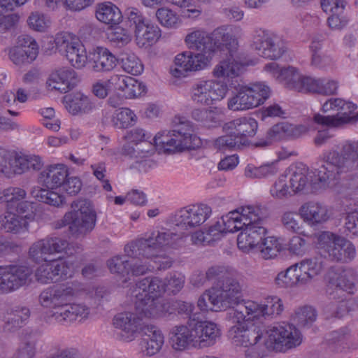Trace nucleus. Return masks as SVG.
<instances>
[{
	"label": "nucleus",
	"mask_w": 358,
	"mask_h": 358,
	"mask_svg": "<svg viewBox=\"0 0 358 358\" xmlns=\"http://www.w3.org/2000/svg\"><path fill=\"white\" fill-rule=\"evenodd\" d=\"M80 289L78 282L50 286L44 289L38 296L41 306L48 308L46 321L69 325L77 319L87 318L90 308L83 303H71L70 300Z\"/></svg>",
	"instance_id": "nucleus-1"
},
{
	"label": "nucleus",
	"mask_w": 358,
	"mask_h": 358,
	"mask_svg": "<svg viewBox=\"0 0 358 358\" xmlns=\"http://www.w3.org/2000/svg\"><path fill=\"white\" fill-rule=\"evenodd\" d=\"M172 129L158 133L153 138L154 143L145 141L137 143L138 158L150 157L155 152V149L159 152L171 154L176 150H182L194 146L192 128L187 118L176 115L172 120Z\"/></svg>",
	"instance_id": "nucleus-2"
},
{
	"label": "nucleus",
	"mask_w": 358,
	"mask_h": 358,
	"mask_svg": "<svg viewBox=\"0 0 358 358\" xmlns=\"http://www.w3.org/2000/svg\"><path fill=\"white\" fill-rule=\"evenodd\" d=\"M334 153H337L341 157H345L343 144L341 152L333 150L322 154V164L315 172L320 186L332 188L343 197H348L358 193V174L348 173L358 169V167H342V164L335 162L334 159L331 158Z\"/></svg>",
	"instance_id": "nucleus-3"
},
{
	"label": "nucleus",
	"mask_w": 358,
	"mask_h": 358,
	"mask_svg": "<svg viewBox=\"0 0 358 358\" xmlns=\"http://www.w3.org/2000/svg\"><path fill=\"white\" fill-rule=\"evenodd\" d=\"M96 213L91 201L80 199L73 201L71 210L58 221L56 227L68 225L71 234L76 237L90 234L96 223Z\"/></svg>",
	"instance_id": "nucleus-4"
},
{
	"label": "nucleus",
	"mask_w": 358,
	"mask_h": 358,
	"mask_svg": "<svg viewBox=\"0 0 358 358\" xmlns=\"http://www.w3.org/2000/svg\"><path fill=\"white\" fill-rule=\"evenodd\" d=\"M185 42L189 50L210 55L219 46L229 45L234 50L236 45V38L229 26L219 27L210 34L200 29L192 31L186 36Z\"/></svg>",
	"instance_id": "nucleus-5"
},
{
	"label": "nucleus",
	"mask_w": 358,
	"mask_h": 358,
	"mask_svg": "<svg viewBox=\"0 0 358 358\" xmlns=\"http://www.w3.org/2000/svg\"><path fill=\"white\" fill-rule=\"evenodd\" d=\"M185 236L170 229H162L152 231L147 238H140L127 244L124 247V252L131 256H152L155 250L177 248L181 246L185 242Z\"/></svg>",
	"instance_id": "nucleus-6"
},
{
	"label": "nucleus",
	"mask_w": 358,
	"mask_h": 358,
	"mask_svg": "<svg viewBox=\"0 0 358 358\" xmlns=\"http://www.w3.org/2000/svg\"><path fill=\"white\" fill-rule=\"evenodd\" d=\"M283 310L282 300L277 296H268L263 304L251 301H242L229 310V317L233 322H240L244 320H254L260 316L279 315Z\"/></svg>",
	"instance_id": "nucleus-7"
},
{
	"label": "nucleus",
	"mask_w": 358,
	"mask_h": 358,
	"mask_svg": "<svg viewBox=\"0 0 358 358\" xmlns=\"http://www.w3.org/2000/svg\"><path fill=\"white\" fill-rule=\"evenodd\" d=\"M250 217L252 218L251 222H245L237 238L238 247L243 252L257 248L267 234L265 222L268 213L266 208L253 206Z\"/></svg>",
	"instance_id": "nucleus-8"
},
{
	"label": "nucleus",
	"mask_w": 358,
	"mask_h": 358,
	"mask_svg": "<svg viewBox=\"0 0 358 358\" xmlns=\"http://www.w3.org/2000/svg\"><path fill=\"white\" fill-rule=\"evenodd\" d=\"M270 94L269 87L264 83L239 86L228 99L227 108L232 111L247 110L264 103Z\"/></svg>",
	"instance_id": "nucleus-9"
},
{
	"label": "nucleus",
	"mask_w": 358,
	"mask_h": 358,
	"mask_svg": "<svg viewBox=\"0 0 358 358\" xmlns=\"http://www.w3.org/2000/svg\"><path fill=\"white\" fill-rule=\"evenodd\" d=\"M356 108V106L351 102H346L339 98L330 99L322 105V110L324 113L336 111V114L326 116L315 114L313 120L318 124L333 127H341L348 123L353 124L358 120V113L352 115Z\"/></svg>",
	"instance_id": "nucleus-10"
},
{
	"label": "nucleus",
	"mask_w": 358,
	"mask_h": 358,
	"mask_svg": "<svg viewBox=\"0 0 358 358\" xmlns=\"http://www.w3.org/2000/svg\"><path fill=\"white\" fill-rule=\"evenodd\" d=\"M251 47L264 58L276 60L287 51L285 41L275 34L256 27L251 33Z\"/></svg>",
	"instance_id": "nucleus-11"
},
{
	"label": "nucleus",
	"mask_w": 358,
	"mask_h": 358,
	"mask_svg": "<svg viewBox=\"0 0 358 358\" xmlns=\"http://www.w3.org/2000/svg\"><path fill=\"white\" fill-rule=\"evenodd\" d=\"M43 166V162L39 156L21 155L14 150L1 149V174L7 178L32 169L38 171Z\"/></svg>",
	"instance_id": "nucleus-12"
},
{
	"label": "nucleus",
	"mask_w": 358,
	"mask_h": 358,
	"mask_svg": "<svg viewBox=\"0 0 358 358\" xmlns=\"http://www.w3.org/2000/svg\"><path fill=\"white\" fill-rule=\"evenodd\" d=\"M264 344L275 351H285L299 346L302 341L300 331L292 324H279L269 327L266 331Z\"/></svg>",
	"instance_id": "nucleus-13"
},
{
	"label": "nucleus",
	"mask_w": 358,
	"mask_h": 358,
	"mask_svg": "<svg viewBox=\"0 0 358 358\" xmlns=\"http://www.w3.org/2000/svg\"><path fill=\"white\" fill-rule=\"evenodd\" d=\"M229 87L224 81L217 80H200L192 87V100L202 106H209L215 101L225 97Z\"/></svg>",
	"instance_id": "nucleus-14"
},
{
	"label": "nucleus",
	"mask_w": 358,
	"mask_h": 358,
	"mask_svg": "<svg viewBox=\"0 0 358 358\" xmlns=\"http://www.w3.org/2000/svg\"><path fill=\"white\" fill-rule=\"evenodd\" d=\"M126 15L131 27H134L136 43L143 47L147 44L156 42L161 36V30L154 24L150 23L143 17L141 11L136 8H129Z\"/></svg>",
	"instance_id": "nucleus-15"
},
{
	"label": "nucleus",
	"mask_w": 358,
	"mask_h": 358,
	"mask_svg": "<svg viewBox=\"0 0 358 358\" xmlns=\"http://www.w3.org/2000/svg\"><path fill=\"white\" fill-rule=\"evenodd\" d=\"M212 58L213 55L208 54L184 52L176 57L171 73L176 78H180L186 76L187 72L203 70L210 66Z\"/></svg>",
	"instance_id": "nucleus-16"
},
{
	"label": "nucleus",
	"mask_w": 358,
	"mask_h": 358,
	"mask_svg": "<svg viewBox=\"0 0 358 358\" xmlns=\"http://www.w3.org/2000/svg\"><path fill=\"white\" fill-rule=\"evenodd\" d=\"M212 213L206 204L187 206L180 209L173 217V223L182 230H188L201 225Z\"/></svg>",
	"instance_id": "nucleus-17"
},
{
	"label": "nucleus",
	"mask_w": 358,
	"mask_h": 358,
	"mask_svg": "<svg viewBox=\"0 0 358 358\" xmlns=\"http://www.w3.org/2000/svg\"><path fill=\"white\" fill-rule=\"evenodd\" d=\"M341 239H344V238L329 231H324L319 237V244L332 261L343 263L350 262L356 256L355 246L353 243H346L347 245H345L344 253H340L343 244V243H340Z\"/></svg>",
	"instance_id": "nucleus-18"
},
{
	"label": "nucleus",
	"mask_w": 358,
	"mask_h": 358,
	"mask_svg": "<svg viewBox=\"0 0 358 358\" xmlns=\"http://www.w3.org/2000/svg\"><path fill=\"white\" fill-rule=\"evenodd\" d=\"M55 42L57 50L73 66L80 69L85 65L87 56L85 48L80 41L64 34L57 35Z\"/></svg>",
	"instance_id": "nucleus-19"
},
{
	"label": "nucleus",
	"mask_w": 358,
	"mask_h": 358,
	"mask_svg": "<svg viewBox=\"0 0 358 358\" xmlns=\"http://www.w3.org/2000/svg\"><path fill=\"white\" fill-rule=\"evenodd\" d=\"M327 292L333 299L342 297L338 294H352L355 288L357 274L354 269L346 268L343 269H331L327 274Z\"/></svg>",
	"instance_id": "nucleus-20"
},
{
	"label": "nucleus",
	"mask_w": 358,
	"mask_h": 358,
	"mask_svg": "<svg viewBox=\"0 0 358 358\" xmlns=\"http://www.w3.org/2000/svg\"><path fill=\"white\" fill-rule=\"evenodd\" d=\"M206 278L208 280H215L214 285L210 289L222 290V294L238 301L241 287L234 275L222 267L212 266L206 273Z\"/></svg>",
	"instance_id": "nucleus-21"
},
{
	"label": "nucleus",
	"mask_w": 358,
	"mask_h": 358,
	"mask_svg": "<svg viewBox=\"0 0 358 358\" xmlns=\"http://www.w3.org/2000/svg\"><path fill=\"white\" fill-rule=\"evenodd\" d=\"M229 321L234 325L230 328L229 334L232 343L236 345L248 348L251 346H259L264 335V331L259 326L252 324L246 327L244 322L250 320H244L240 322H233L230 319L229 312L227 313Z\"/></svg>",
	"instance_id": "nucleus-22"
},
{
	"label": "nucleus",
	"mask_w": 358,
	"mask_h": 358,
	"mask_svg": "<svg viewBox=\"0 0 358 358\" xmlns=\"http://www.w3.org/2000/svg\"><path fill=\"white\" fill-rule=\"evenodd\" d=\"M228 50L227 57L220 61L213 70V76L215 80L224 81L228 85L230 79H233L240 76L242 73L243 65L238 61V42L236 39V45L234 50H232L229 45H224Z\"/></svg>",
	"instance_id": "nucleus-23"
},
{
	"label": "nucleus",
	"mask_w": 358,
	"mask_h": 358,
	"mask_svg": "<svg viewBox=\"0 0 358 358\" xmlns=\"http://www.w3.org/2000/svg\"><path fill=\"white\" fill-rule=\"evenodd\" d=\"M264 70L271 73L279 82L283 83L287 87L305 92L306 80L310 76H301L295 67L280 68L277 63L271 62L265 65Z\"/></svg>",
	"instance_id": "nucleus-24"
},
{
	"label": "nucleus",
	"mask_w": 358,
	"mask_h": 358,
	"mask_svg": "<svg viewBox=\"0 0 358 358\" xmlns=\"http://www.w3.org/2000/svg\"><path fill=\"white\" fill-rule=\"evenodd\" d=\"M141 321V317L136 312H122L115 315L113 324L116 329L121 330L119 339L130 342L134 339L137 332H142L144 325H142Z\"/></svg>",
	"instance_id": "nucleus-25"
},
{
	"label": "nucleus",
	"mask_w": 358,
	"mask_h": 358,
	"mask_svg": "<svg viewBox=\"0 0 358 358\" xmlns=\"http://www.w3.org/2000/svg\"><path fill=\"white\" fill-rule=\"evenodd\" d=\"M222 291L210 289L205 292L198 299L197 306L201 311H220L222 309L236 306L238 301L231 299L230 295L222 294Z\"/></svg>",
	"instance_id": "nucleus-26"
},
{
	"label": "nucleus",
	"mask_w": 358,
	"mask_h": 358,
	"mask_svg": "<svg viewBox=\"0 0 358 358\" xmlns=\"http://www.w3.org/2000/svg\"><path fill=\"white\" fill-rule=\"evenodd\" d=\"M31 275L28 267L15 265L1 266V292L13 291L24 285Z\"/></svg>",
	"instance_id": "nucleus-27"
},
{
	"label": "nucleus",
	"mask_w": 358,
	"mask_h": 358,
	"mask_svg": "<svg viewBox=\"0 0 358 358\" xmlns=\"http://www.w3.org/2000/svg\"><path fill=\"white\" fill-rule=\"evenodd\" d=\"M190 327H192L198 348L213 345L220 336L217 324L212 322L198 320L194 317L190 320Z\"/></svg>",
	"instance_id": "nucleus-28"
},
{
	"label": "nucleus",
	"mask_w": 358,
	"mask_h": 358,
	"mask_svg": "<svg viewBox=\"0 0 358 358\" xmlns=\"http://www.w3.org/2000/svg\"><path fill=\"white\" fill-rule=\"evenodd\" d=\"M307 131L306 126L294 125L287 122H282L273 125L267 131V139L257 143V146L266 147L273 141L289 138H298Z\"/></svg>",
	"instance_id": "nucleus-29"
},
{
	"label": "nucleus",
	"mask_w": 358,
	"mask_h": 358,
	"mask_svg": "<svg viewBox=\"0 0 358 358\" xmlns=\"http://www.w3.org/2000/svg\"><path fill=\"white\" fill-rule=\"evenodd\" d=\"M169 342L176 351L180 352L192 348H198L192 327H190V320L186 325L173 327L169 332Z\"/></svg>",
	"instance_id": "nucleus-30"
},
{
	"label": "nucleus",
	"mask_w": 358,
	"mask_h": 358,
	"mask_svg": "<svg viewBox=\"0 0 358 358\" xmlns=\"http://www.w3.org/2000/svg\"><path fill=\"white\" fill-rule=\"evenodd\" d=\"M133 294L136 297L135 310L141 319L157 317L166 312V306L161 299L148 296V294L139 292Z\"/></svg>",
	"instance_id": "nucleus-31"
},
{
	"label": "nucleus",
	"mask_w": 358,
	"mask_h": 358,
	"mask_svg": "<svg viewBox=\"0 0 358 358\" xmlns=\"http://www.w3.org/2000/svg\"><path fill=\"white\" fill-rule=\"evenodd\" d=\"M69 176L67 167L62 164L47 166L41 171L38 177V182L48 189L60 187Z\"/></svg>",
	"instance_id": "nucleus-32"
},
{
	"label": "nucleus",
	"mask_w": 358,
	"mask_h": 358,
	"mask_svg": "<svg viewBox=\"0 0 358 358\" xmlns=\"http://www.w3.org/2000/svg\"><path fill=\"white\" fill-rule=\"evenodd\" d=\"M78 82L76 73L69 67L55 69L50 75L47 84L51 90L66 93L73 89Z\"/></svg>",
	"instance_id": "nucleus-33"
},
{
	"label": "nucleus",
	"mask_w": 358,
	"mask_h": 358,
	"mask_svg": "<svg viewBox=\"0 0 358 358\" xmlns=\"http://www.w3.org/2000/svg\"><path fill=\"white\" fill-rule=\"evenodd\" d=\"M141 333L143 336L141 343L143 354L152 357L159 353L164 343V337L161 330L155 325H144Z\"/></svg>",
	"instance_id": "nucleus-34"
},
{
	"label": "nucleus",
	"mask_w": 358,
	"mask_h": 358,
	"mask_svg": "<svg viewBox=\"0 0 358 358\" xmlns=\"http://www.w3.org/2000/svg\"><path fill=\"white\" fill-rule=\"evenodd\" d=\"M299 213L303 220L310 226L322 224L331 217L327 206L314 201L303 204L299 208Z\"/></svg>",
	"instance_id": "nucleus-35"
},
{
	"label": "nucleus",
	"mask_w": 358,
	"mask_h": 358,
	"mask_svg": "<svg viewBox=\"0 0 358 358\" xmlns=\"http://www.w3.org/2000/svg\"><path fill=\"white\" fill-rule=\"evenodd\" d=\"M257 128V120L251 117L238 118L223 126V130L225 132L238 135V137L244 141L245 145L248 143V137H252L255 135Z\"/></svg>",
	"instance_id": "nucleus-36"
},
{
	"label": "nucleus",
	"mask_w": 358,
	"mask_h": 358,
	"mask_svg": "<svg viewBox=\"0 0 358 358\" xmlns=\"http://www.w3.org/2000/svg\"><path fill=\"white\" fill-rule=\"evenodd\" d=\"M254 206H247L241 208V211L234 210L229 212L227 215L222 216L221 224L224 233H234L243 230L245 222H251L250 214Z\"/></svg>",
	"instance_id": "nucleus-37"
},
{
	"label": "nucleus",
	"mask_w": 358,
	"mask_h": 358,
	"mask_svg": "<svg viewBox=\"0 0 358 358\" xmlns=\"http://www.w3.org/2000/svg\"><path fill=\"white\" fill-rule=\"evenodd\" d=\"M308 167L302 163L290 166L285 171V176L288 178L290 189L294 194L303 192L308 185Z\"/></svg>",
	"instance_id": "nucleus-38"
},
{
	"label": "nucleus",
	"mask_w": 358,
	"mask_h": 358,
	"mask_svg": "<svg viewBox=\"0 0 358 358\" xmlns=\"http://www.w3.org/2000/svg\"><path fill=\"white\" fill-rule=\"evenodd\" d=\"M90 61L94 71L108 72L117 66L118 60L107 48L96 47L90 53Z\"/></svg>",
	"instance_id": "nucleus-39"
},
{
	"label": "nucleus",
	"mask_w": 358,
	"mask_h": 358,
	"mask_svg": "<svg viewBox=\"0 0 358 358\" xmlns=\"http://www.w3.org/2000/svg\"><path fill=\"white\" fill-rule=\"evenodd\" d=\"M64 103L68 111L73 115L88 113L94 108L90 98L80 92L65 96Z\"/></svg>",
	"instance_id": "nucleus-40"
},
{
	"label": "nucleus",
	"mask_w": 358,
	"mask_h": 358,
	"mask_svg": "<svg viewBox=\"0 0 358 358\" xmlns=\"http://www.w3.org/2000/svg\"><path fill=\"white\" fill-rule=\"evenodd\" d=\"M146 293L148 296L160 299L166 292V282L158 277H147L136 284L133 293Z\"/></svg>",
	"instance_id": "nucleus-41"
},
{
	"label": "nucleus",
	"mask_w": 358,
	"mask_h": 358,
	"mask_svg": "<svg viewBox=\"0 0 358 358\" xmlns=\"http://www.w3.org/2000/svg\"><path fill=\"white\" fill-rule=\"evenodd\" d=\"M29 317L30 310L27 307L16 306L4 314L3 329L5 331H14L25 324Z\"/></svg>",
	"instance_id": "nucleus-42"
},
{
	"label": "nucleus",
	"mask_w": 358,
	"mask_h": 358,
	"mask_svg": "<svg viewBox=\"0 0 358 358\" xmlns=\"http://www.w3.org/2000/svg\"><path fill=\"white\" fill-rule=\"evenodd\" d=\"M305 92L316 93L322 95L335 94L338 88V81L329 78H315L310 77L306 80Z\"/></svg>",
	"instance_id": "nucleus-43"
},
{
	"label": "nucleus",
	"mask_w": 358,
	"mask_h": 358,
	"mask_svg": "<svg viewBox=\"0 0 358 358\" xmlns=\"http://www.w3.org/2000/svg\"><path fill=\"white\" fill-rule=\"evenodd\" d=\"M343 152L345 157L337 153L333 154L334 162L343 164L344 168L358 167V141H346L343 143Z\"/></svg>",
	"instance_id": "nucleus-44"
},
{
	"label": "nucleus",
	"mask_w": 358,
	"mask_h": 358,
	"mask_svg": "<svg viewBox=\"0 0 358 358\" xmlns=\"http://www.w3.org/2000/svg\"><path fill=\"white\" fill-rule=\"evenodd\" d=\"M98 20L107 24H117L122 18L120 10L113 3L106 2L100 3L96 10Z\"/></svg>",
	"instance_id": "nucleus-45"
},
{
	"label": "nucleus",
	"mask_w": 358,
	"mask_h": 358,
	"mask_svg": "<svg viewBox=\"0 0 358 358\" xmlns=\"http://www.w3.org/2000/svg\"><path fill=\"white\" fill-rule=\"evenodd\" d=\"M299 264L292 265L285 272L279 273L275 277L276 284L282 287H293L294 285H302L303 279L301 273L299 271Z\"/></svg>",
	"instance_id": "nucleus-46"
},
{
	"label": "nucleus",
	"mask_w": 358,
	"mask_h": 358,
	"mask_svg": "<svg viewBox=\"0 0 358 358\" xmlns=\"http://www.w3.org/2000/svg\"><path fill=\"white\" fill-rule=\"evenodd\" d=\"M1 229L6 232L17 234L24 229L27 230V222L13 213V210H8L1 220Z\"/></svg>",
	"instance_id": "nucleus-47"
},
{
	"label": "nucleus",
	"mask_w": 358,
	"mask_h": 358,
	"mask_svg": "<svg viewBox=\"0 0 358 358\" xmlns=\"http://www.w3.org/2000/svg\"><path fill=\"white\" fill-rule=\"evenodd\" d=\"M136 116L128 108H121L115 110L111 115L110 123L117 129H124L132 126L136 122Z\"/></svg>",
	"instance_id": "nucleus-48"
},
{
	"label": "nucleus",
	"mask_w": 358,
	"mask_h": 358,
	"mask_svg": "<svg viewBox=\"0 0 358 358\" xmlns=\"http://www.w3.org/2000/svg\"><path fill=\"white\" fill-rule=\"evenodd\" d=\"M299 264L303 283H308L311 279L319 275L323 268L322 262L317 258L306 259Z\"/></svg>",
	"instance_id": "nucleus-49"
},
{
	"label": "nucleus",
	"mask_w": 358,
	"mask_h": 358,
	"mask_svg": "<svg viewBox=\"0 0 358 358\" xmlns=\"http://www.w3.org/2000/svg\"><path fill=\"white\" fill-rule=\"evenodd\" d=\"M257 248L259 249L262 258L270 259L277 257L282 248L277 238L266 236Z\"/></svg>",
	"instance_id": "nucleus-50"
},
{
	"label": "nucleus",
	"mask_w": 358,
	"mask_h": 358,
	"mask_svg": "<svg viewBox=\"0 0 358 358\" xmlns=\"http://www.w3.org/2000/svg\"><path fill=\"white\" fill-rule=\"evenodd\" d=\"M37 338L36 334H26L22 339L17 352L13 358H34L36 354Z\"/></svg>",
	"instance_id": "nucleus-51"
},
{
	"label": "nucleus",
	"mask_w": 358,
	"mask_h": 358,
	"mask_svg": "<svg viewBox=\"0 0 358 358\" xmlns=\"http://www.w3.org/2000/svg\"><path fill=\"white\" fill-rule=\"evenodd\" d=\"M8 56L10 59L16 65L30 64L36 59L38 55L36 50L27 51L20 46H15L9 49Z\"/></svg>",
	"instance_id": "nucleus-52"
},
{
	"label": "nucleus",
	"mask_w": 358,
	"mask_h": 358,
	"mask_svg": "<svg viewBox=\"0 0 358 358\" xmlns=\"http://www.w3.org/2000/svg\"><path fill=\"white\" fill-rule=\"evenodd\" d=\"M50 248L47 237L34 243L29 248L30 258L35 262L39 263L47 261V255L50 254Z\"/></svg>",
	"instance_id": "nucleus-53"
},
{
	"label": "nucleus",
	"mask_w": 358,
	"mask_h": 358,
	"mask_svg": "<svg viewBox=\"0 0 358 358\" xmlns=\"http://www.w3.org/2000/svg\"><path fill=\"white\" fill-rule=\"evenodd\" d=\"M32 196L38 201L43 202L55 207L60 206L64 201V198L48 189L39 188L31 192Z\"/></svg>",
	"instance_id": "nucleus-54"
},
{
	"label": "nucleus",
	"mask_w": 358,
	"mask_h": 358,
	"mask_svg": "<svg viewBox=\"0 0 358 358\" xmlns=\"http://www.w3.org/2000/svg\"><path fill=\"white\" fill-rule=\"evenodd\" d=\"M25 196V190L20 187H10L3 190L1 202L6 203L7 210H13L15 205Z\"/></svg>",
	"instance_id": "nucleus-55"
},
{
	"label": "nucleus",
	"mask_w": 358,
	"mask_h": 358,
	"mask_svg": "<svg viewBox=\"0 0 358 358\" xmlns=\"http://www.w3.org/2000/svg\"><path fill=\"white\" fill-rule=\"evenodd\" d=\"M192 117L206 127H214L218 123L217 113L206 108L193 110Z\"/></svg>",
	"instance_id": "nucleus-56"
},
{
	"label": "nucleus",
	"mask_w": 358,
	"mask_h": 358,
	"mask_svg": "<svg viewBox=\"0 0 358 358\" xmlns=\"http://www.w3.org/2000/svg\"><path fill=\"white\" fill-rule=\"evenodd\" d=\"M226 135L219 137L215 141V145L220 150L238 149L245 145L244 141L238 137V135L226 132Z\"/></svg>",
	"instance_id": "nucleus-57"
},
{
	"label": "nucleus",
	"mask_w": 358,
	"mask_h": 358,
	"mask_svg": "<svg viewBox=\"0 0 358 358\" xmlns=\"http://www.w3.org/2000/svg\"><path fill=\"white\" fill-rule=\"evenodd\" d=\"M316 317V311L313 307L304 306L296 311L294 321L301 327H310Z\"/></svg>",
	"instance_id": "nucleus-58"
},
{
	"label": "nucleus",
	"mask_w": 358,
	"mask_h": 358,
	"mask_svg": "<svg viewBox=\"0 0 358 358\" xmlns=\"http://www.w3.org/2000/svg\"><path fill=\"white\" fill-rule=\"evenodd\" d=\"M120 60L123 70L128 73L136 76L143 70L142 64L134 54L124 53Z\"/></svg>",
	"instance_id": "nucleus-59"
},
{
	"label": "nucleus",
	"mask_w": 358,
	"mask_h": 358,
	"mask_svg": "<svg viewBox=\"0 0 358 358\" xmlns=\"http://www.w3.org/2000/svg\"><path fill=\"white\" fill-rule=\"evenodd\" d=\"M300 213L294 211L285 212L281 217V222L283 227L289 231L298 233L303 228V223L301 220Z\"/></svg>",
	"instance_id": "nucleus-60"
},
{
	"label": "nucleus",
	"mask_w": 358,
	"mask_h": 358,
	"mask_svg": "<svg viewBox=\"0 0 358 358\" xmlns=\"http://www.w3.org/2000/svg\"><path fill=\"white\" fill-rule=\"evenodd\" d=\"M287 176L280 175L271 188V194L277 199H283L294 194L290 189V185H287Z\"/></svg>",
	"instance_id": "nucleus-61"
},
{
	"label": "nucleus",
	"mask_w": 358,
	"mask_h": 358,
	"mask_svg": "<svg viewBox=\"0 0 358 358\" xmlns=\"http://www.w3.org/2000/svg\"><path fill=\"white\" fill-rule=\"evenodd\" d=\"M143 257L150 259V262L152 263L151 264L152 270H166L169 268L173 264L172 259L164 252H161V250H155L154 254L152 256Z\"/></svg>",
	"instance_id": "nucleus-62"
},
{
	"label": "nucleus",
	"mask_w": 358,
	"mask_h": 358,
	"mask_svg": "<svg viewBox=\"0 0 358 358\" xmlns=\"http://www.w3.org/2000/svg\"><path fill=\"white\" fill-rule=\"evenodd\" d=\"M36 278L37 281L43 284H48L57 282L51 260H47L45 263L38 266L36 271Z\"/></svg>",
	"instance_id": "nucleus-63"
},
{
	"label": "nucleus",
	"mask_w": 358,
	"mask_h": 358,
	"mask_svg": "<svg viewBox=\"0 0 358 358\" xmlns=\"http://www.w3.org/2000/svg\"><path fill=\"white\" fill-rule=\"evenodd\" d=\"M129 259L128 257L116 256L108 261V266L112 273L122 275H129Z\"/></svg>",
	"instance_id": "nucleus-64"
}]
</instances>
